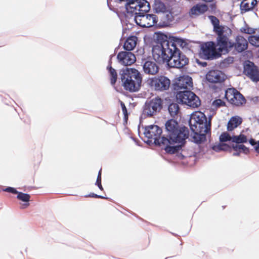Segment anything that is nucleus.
I'll use <instances>...</instances> for the list:
<instances>
[{"label": "nucleus", "mask_w": 259, "mask_h": 259, "mask_svg": "<svg viewBox=\"0 0 259 259\" xmlns=\"http://www.w3.org/2000/svg\"><path fill=\"white\" fill-rule=\"evenodd\" d=\"M166 134L160 138L162 129L156 125L146 126L144 134L147 138L146 142L149 144H154L163 148L167 153H177L186 140L189 138V131L188 127L181 126L174 119L167 120L165 124Z\"/></svg>", "instance_id": "f257e3e1"}, {"label": "nucleus", "mask_w": 259, "mask_h": 259, "mask_svg": "<svg viewBox=\"0 0 259 259\" xmlns=\"http://www.w3.org/2000/svg\"><path fill=\"white\" fill-rule=\"evenodd\" d=\"M156 44L152 48L153 59L158 63H167L170 67L182 68L189 63V59L179 48H184L187 42L181 38L157 33Z\"/></svg>", "instance_id": "f03ea898"}, {"label": "nucleus", "mask_w": 259, "mask_h": 259, "mask_svg": "<svg viewBox=\"0 0 259 259\" xmlns=\"http://www.w3.org/2000/svg\"><path fill=\"white\" fill-rule=\"evenodd\" d=\"M213 27V31L217 34L215 46L221 55L229 53L231 50V41L230 36L232 30L227 26L220 25L219 20L214 16H209Z\"/></svg>", "instance_id": "7ed1b4c3"}, {"label": "nucleus", "mask_w": 259, "mask_h": 259, "mask_svg": "<svg viewBox=\"0 0 259 259\" xmlns=\"http://www.w3.org/2000/svg\"><path fill=\"white\" fill-rule=\"evenodd\" d=\"M121 84L124 89L130 93L138 92L141 88L142 78L136 69L126 68L120 72Z\"/></svg>", "instance_id": "20e7f679"}, {"label": "nucleus", "mask_w": 259, "mask_h": 259, "mask_svg": "<svg viewBox=\"0 0 259 259\" xmlns=\"http://www.w3.org/2000/svg\"><path fill=\"white\" fill-rule=\"evenodd\" d=\"M189 125L191 130L201 128L204 131L210 130V119L207 121L205 114L200 111H196L192 113L189 120Z\"/></svg>", "instance_id": "39448f33"}, {"label": "nucleus", "mask_w": 259, "mask_h": 259, "mask_svg": "<svg viewBox=\"0 0 259 259\" xmlns=\"http://www.w3.org/2000/svg\"><path fill=\"white\" fill-rule=\"evenodd\" d=\"M125 9L127 14L137 16L140 13L148 12L150 7L149 3L146 0H132L127 1Z\"/></svg>", "instance_id": "423d86ee"}, {"label": "nucleus", "mask_w": 259, "mask_h": 259, "mask_svg": "<svg viewBox=\"0 0 259 259\" xmlns=\"http://www.w3.org/2000/svg\"><path fill=\"white\" fill-rule=\"evenodd\" d=\"M178 102L195 108L201 105L199 98L190 90L180 91L176 95Z\"/></svg>", "instance_id": "0eeeda50"}, {"label": "nucleus", "mask_w": 259, "mask_h": 259, "mask_svg": "<svg viewBox=\"0 0 259 259\" xmlns=\"http://www.w3.org/2000/svg\"><path fill=\"white\" fill-rule=\"evenodd\" d=\"M163 101L159 97H155L145 103L143 109V114L152 117L158 112L162 108Z\"/></svg>", "instance_id": "6e6552de"}, {"label": "nucleus", "mask_w": 259, "mask_h": 259, "mask_svg": "<svg viewBox=\"0 0 259 259\" xmlns=\"http://www.w3.org/2000/svg\"><path fill=\"white\" fill-rule=\"evenodd\" d=\"M214 41H207L201 45V55L203 58L207 60H213L221 57V54L216 48Z\"/></svg>", "instance_id": "1a4fd4ad"}, {"label": "nucleus", "mask_w": 259, "mask_h": 259, "mask_svg": "<svg viewBox=\"0 0 259 259\" xmlns=\"http://www.w3.org/2000/svg\"><path fill=\"white\" fill-rule=\"evenodd\" d=\"M148 81L150 87L154 88L155 91L159 92L168 90L170 84L169 79L163 75L154 77Z\"/></svg>", "instance_id": "9d476101"}, {"label": "nucleus", "mask_w": 259, "mask_h": 259, "mask_svg": "<svg viewBox=\"0 0 259 259\" xmlns=\"http://www.w3.org/2000/svg\"><path fill=\"white\" fill-rule=\"evenodd\" d=\"M225 98L232 105L240 106L245 104L244 96L234 88H229L225 92Z\"/></svg>", "instance_id": "9b49d317"}, {"label": "nucleus", "mask_w": 259, "mask_h": 259, "mask_svg": "<svg viewBox=\"0 0 259 259\" xmlns=\"http://www.w3.org/2000/svg\"><path fill=\"white\" fill-rule=\"evenodd\" d=\"M134 20L137 24L142 27H151L157 22L155 15L145 13H140L139 15L135 16Z\"/></svg>", "instance_id": "f8f14e48"}, {"label": "nucleus", "mask_w": 259, "mask_h": 259, "mask_svg": "<svg viewBox=\"0 0 259 259\" xmlns=\"http://www.w3.org/2000/svg\"><path fill=\"white\" fill-rule=\"evenodd\" d=\"M205 78L210 83H221L226 80V75L221 70L212 69L206 73Z\"/></svg>", "instance_id": "ddd939ff"}, {"label": "nucleus", "mask_w": 259, "mask_h": 259, "mask_svg": "<svg viewBox=\"0 0 259 259\" xmlns=\"http://www.w3.org/2000/svg\"><path fill=\"white\" fill-rule=\"evenodd\" d=\"M248 41L242 36H237L231 41V50L233 53H242L248 48Z\"/></svg>", "instance_id": "4468645a"}, {"label": "nucleus", "mask_w": 259, "mask_h": 259, "mask_svg": "<svg viewBox=\"0 0 259 259\" xmlns=\"http://www.w3.org/2000/svg\"><path fill=\"white\" fill-rule=\"evenodd\" d=\"M244 73L253 81H259V70L252 62L248 61L244 66Z\"/></svg>", "instance_id": "2eb2a0df"}, {"label": "nucleus", "mask_w": 259, "mask_h": 259, "mask_svg": "<svg viewBox=\"0 0 259 259\" xmlns=\"http://www.w3.org/2000/svg\"><path fill=\"white\" fill-rule=\"evenodd\" d=\"M117 58L119 62L124 66L131 65L136 61L135 55L130 51L120 52L117 54Z\"/></svg>", "instance_id": "dca6fc26"}, {"label": "nucleus", "mask_w": 259, "mask_h": 259, "mask_svg": "<svg viewBox=\"0 0 259 259\" xmlns=\"http://www.w3.org/2000/svg\"><path fill=\"white\" fill-rule=\"evenodd\" d=\"M175 86L177 90H190L193 86L192 79L188 75L180 76L176 82Z\"/></svg>", "instance_id": "f3484780"}, {"label": "nucleus", "mask_w": 259, "mask_h": 259, "mask_svg": "<svg viewBox=\"0 0 259 259\" xmlns=\"http://www.w3.org/2000/svg\"><path fill=\"white\" fill-rule=\"evenodd\" d=\"M201 128H196V130H191L193 133L192 135L193 141L197 144H200L206 140V135L210 130L203 131Z\"/></svg>", "instance_id": "a211bd4d"}, {"label": "nucleus", "mask_w": 259, "mask_h": 259, "mask_svg": "<svg viewBox=\"0 0 259 259\" xmlns=\"http://www.w3.org/2000/svg\"><path fill=\"white\" fill-rule=\"evenodd\" d=\"M143 70L145 73L155 75L158 72V66L152 61H146L143 65Z\"/></svg>", "instance_id": "6ab92c4d"}, {"label": "nucleus", "mask_w": 259, "mask_h": 259, "mask_svg": "<svg viewBox=\"0 0 259 259\" xmlns=\"http://www.w3.org/2000/svg\"><path fill=\"white\" fill-rule=\"evenodd\" d=\"M256 5V0H242L240 4V10L241 13H245L253 10Z\"/></svg>", "instance_id": "aec40b11"}, {"label": "nucleus", "mask_w": 259, "mask_h": 259, "mask_svg": "<svg viewBox=\"0 0 259 259\" xmlns=\"http://www.w3.org/2000/svg\"><path fill=\"white\" fill-rule=\"evenodd\" d=\"M242 122V119L239 116L232 117L227 123V128L229 132L232 131Z\"/></svg>", "instance_id": "412c9836"}, {"label": "nucleus", "mask_w": 259, "mask_h": 259, "mask_svg": "<svg viewBox=\"0 0 259 259\" xmlns=\"http://www.w3.org/2000/svg\"><path fill=\"white\" fill-rule=\"evenodd\" d=\"M108 73V77L110 83L112 85H114L117 80V73L116 70L112 67V62L109 61L106 68Z\"/></svg>", "instance_id": "4be33fe9"}, {"label": "nucleus", "mask_w": 259, "mask_h": 259, "mask_svg": "<svg viewBox=\"0 0 259 259\" xmlns=\"http://www.w3.org/2000/svg\"><path fill=\"white\" fill-rule=\"evenodd\" d=\"M138 41V38L136 36H130L127 38L124 43L123 48L124 50L130 51L136 47Z\"/></svg>", "instance_id": "5701e85b"}, {"label": "nucleus", "mask_w": 259, "mask_h": 259, "mask_svg": "<svg viewBox=\"0 0 259 259\" xmlns=\"http://www.w3.org/2000/svg\"><path fill=\"white\" fill-rule=\"evenodd\" d=\"M208 10V7L205 4L196 5L193 6L190 10V13L191 15H198L206 12Z\"/></svg>", "instance_id": "b1692460"}, {"label": "nucleus", "mask_w": 259, "mask_h": 259, "mask_svg": "<svg viewBox=\"0 0 259 259\" xmlns=\"http://www.w3.org/2000/svg\"><path fill=\"white\" fill-rule=\"evenodd\" d=\"M154 9L156 13H164L167 11L165 4L159 0L155 1Z\"/></svg>", "instance_id": "393cba45"}, {"label": "nucleus", "mask_w": 259, "mask_h": 259, "mask_svg": "<svg viewBox=\"0 0 259 259\" xmlns=\"http://www.w3.org/2000/svg\"><path fill=\"white\" fill-rule=\"evenodd\" d=\"M168 111L173 117H175L180 112V107L177 103H171L168 108Z\"/></svg>", "instance_id": "a878e982"}, {"label": "nucleus", "mask_w": 259, "mask_h": 259, "mask_svg": "<svg viewBox=\"0 0 259 259\" xmlns=\"http://www.w3.org/2000/svg\"><path fill=\"white\" fill-rule=\"evenodd\" d=\"M17 198L23 202H28L30 201V196L26 193H24L22 192H18L17 194ZM29 205V203H27L23 205V208H25L28 207Z\"/></svg>", "instance_id": "bb28decb"}, {"label": "nucleus", "mask_w": 259, "mask_h": 259, "mask_svg": "<svg viewBox=\"0 0 259 259\" xmlns=\"http://www.w3.org/2000/svg\"><path fill=\"white\" fill-rule=\"evenodd\" d=\"M233 149L235 152H243L246 154L249 152V149L244 145H233Z\"/></svg>", "instance_id": "cd10ccee"}, {"label": "nucleus", "mask_w": 259, "mask_h": 259, "mask_svg": "<svg viewBox=\"0 0 259 259\" xmlns=\"http://www.w3.org/2000/svg\"><path fill=\"white\" fill-rule=\"evenodd\" d=\"M247 141L246 137L244 135L241 134L238 136H233L232 141L237 144H240L246 143Z\"/></svg>", "instance_id": "c85d7f7f"}, {"label": "nucleus", "mask_w": 259, "mask_h": 259, "mask_svg": "<svg viewBox=\"0 0 259 259\" xmlns=\"http://www.w3.org/2000/svg\"><path fill=\"white\" fill-rule=\"evenodd\" d=\"M225 106V102H224L221 99H216L214 100L212 103L211 106L213 108L217 109L220 107H223Z\"/></svg>", "instance_id": "c756f323"}, {"label": "nucleus", "mask_w": 259, "mask_h": 259, "mask_svg": "<svg viewBox=\"0 0 259 259\" xmlns=\"http://www.w3.org/2000/svg\"><path fill=\"white\" fill-rule=\"evenodd\" d=\"M234 58L233 57H228L222 61L221 64L224 67H227L229 65L232 64L234 62Z\"/></svg>", "instance_id": "7c9ffc66"}, {"label": "nucleus", "mask_w": 259, "mask_h": 259, "mask_svg": "<svg viewBox=\"0 0 259 259\" xmlns=\"http://www.w3.org/2000/svg\"><path fill=\"white\" fill-rule=\"evenodd\" d=\"M119 102L122 109V111L124 115V120L126 122L128 117V114L127 113L126 107L122 101H119Z\"/></svg>", "instance_id": "2f4dec72"}, {"label": "nucleus", "mask_w": 259, "mask_h": 259, "mask_svg": "<svg viewBox=\"0 0 259 259\" xmlns=\"http://www.w3.org/2000/svg\"><path fill=\"white\" fill-rule=\"evenodd\" d=\"M220 140L221 142H227L228 141H232V137L227 132L223 133L221 134L220 137Z\"/></svg>", "instance_id": "473e14b6"}, {"label": "nucleus", "mask_w": 259, "mask_h": 259, "mask_svg": "<svg viewBox=\"0 0 259 259\" xmlns=\"http://www.w3.org/2000/svg\"><path fill=\"white\" fill-rule=\"evenodd\" d=\"M4 191L11 193L14 194H17L18 193V191H17L15 188L10 187H7L4 189Z\"/></svg>", "instance_id": "72a5a7b5"}, {"label": "nucleus", "mask_w": 259, "mask_h": 259, "mask_svg": "<svg viewBox=\"0 0 259 259\" xmlns=\"http://www.w3.org/2000/svg\"><path fill=\"white\" fill-rule=\"evenodd\" d=\"M85 197H93L95 198H101V199H106V197L102 196L101 195H99L94 193H92L88 195L85 196Z\"/></svg>", "instance_id": "f704fd0d"}, {"label": "nucleus", "mask_w": 259, "mask_h": 259, "mask_svg": "<svg viewBox=\"0 0 259 259\" xmlns=\"http://www.w3.org/2000/svg\"><path fill=\"white\" fill-rule=\"evenodd\" d=\"M242 32L247 34H254L255 33L254 30L250 28H244L243 30H242Z\"/></svg>", "instance_id": "c9c22d12"}, {"label": "nucleus", "mask_w": 259, "mask_h": 259, "mask_svg": "<svg viewBox=\"0 0 259 259\" xmlns=\"http://www.w3.org/2000/svg\"><path fill=\"white\" fill-rule=\"evenodd\" d=\"M101 179H97V181H96V185H97L98 186V187H99V188L101 190V191H103L104 189L102 186V184H101Z\"/></svg>", "instance_id": "e433bc0d"}, {"label": "nucleus", "mask_w": 259, "mask_h": 259, "mask_svg": "<svg viewBox=\"0 0 259 259\" xmlns=\"http://www.w3.org/2000/svg\"><path fill=\"white\" fill-rule=\"evenodd\" d=\"M249 143L251 145H254L256 144V142L255 141V140L253 139H251L250 140H249Z\"/></svg>", "instance_id": "4c0bfd02"}, {"label": "nucleus", "mask_w": 259, "mask_h": 259, "mask_svg": "<svg viewBox=\"0 0 259 259\" xmlns=\"http://www.w3.org/2000/svg\"><path fill=\"white\" fill-rule=\"evenodd\" d=\"M102 169H100L98 172L97 179H101Z\"/></svg>", "instance_id": "58836bf2"}, {"label": "nucleus", "mask_w": 259, "mask_h": 259, "mask_svg": "<svg viewBox=\"0 0 259 259\" xmlns=\"http://www.w3.org/2000/svg\"><path fill=\"white\" fill-rule=\"evenodd\" d=\"M213 149L215 150V151H219L220 150H222V148L220 147V146H218V147H214L213 148Z\"/></svg>", "instance_id": "ea45409f"}, {"label": "nucleus", "mask_w": 259, "mask_h": 259, "mask_svg": "<svg viewBox=\"0 0 259 259\" xmlns=\"http://www.w3.org/2000/svg\"><path fill=\"white\" fill-rule=\"evenodd\" d=\"M255 150L259 153V141L258 142L257 145L255 147Z\"/></svg>", "instance_id": "a19ab883"}, {"label": "nucleus", "mask_w": 259, "mask_h": 259, "mask_svg": "<svg viewBox=\"0 0 259 259\" xmlns=\"http://www.w3.org/2000/svg\"><path fill=\"white\" fill-rule=\"evenodd\" d=\"M240 153V152H235V153H233V155H234V156H239Z\"/></svg>", "instance_id": "79ce46f5"}]
</instances>
